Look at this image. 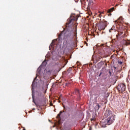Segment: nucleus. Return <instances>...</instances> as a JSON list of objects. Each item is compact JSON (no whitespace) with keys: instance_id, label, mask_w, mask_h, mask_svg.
Returning <instances> with one entry per match:
<instances>
[{"instance_id":"423d86ee","label":"nucleus","mask_w":130,"mask_h":130,"mask_svg":"<svg viewBox=\"0 0 130 130\" xmlns=\"http://www.w3.org/2000/svg\"><path fill=\"white\" fill-rule=\"evenodd\" d=\"M100 124L102 127H106V125H108L107 124V122L106 121V120H105V121H101L100 122Z\"/></svg>"},{"instance_id":"ddd939ff","label":"nucleus","mask_w":130,"mask_h":130,"mask_svg":"<svg viewBox=\"0 0 130 130\" xmlns=\"http://www.w3.org/2000/svg\"><path fill=\"white\" fill-rule=\"evenodd\" d=\"M125 41V44L126 45V46H127V45H130V40L128 41Z\"/></svg>"},{"instance_id":"bb28decb","label":"nucleus","mask_w":130,"mask_h":130,"mask_svg":"<svg viewBox=\"0 0 130 130\" xmlns=\"http://www.w3.org/2000/svg\"><path fill=\"white\" fill-rule=\"evenodd\" d=\"M102 57H104V56H103L101 57L102 58Z\"/></svg>"},{"instance_id":"c756f323","label":"nucleus","mask_w":130,"mask_h":130,"mask_svg":"<svg viewBox=\"0 0 130 130\" xmlns=\"http://www.w3.org/2000/svg\"><path fill=\"white\" fill-rule=\"evenodd\" d=\"M33 102H34V103H35V102H34V101H33Z\"/></svg>"},{"instance_id":"a878e982","label":"nucleus","mask_w":130,"mask_h":130,"mask_svg":"<svg viewBox=\"0 0 130 130\" xmlns=\"http://www.w3.org/2000/svg\"><path fill=\"white\" fill-rule=\"evenodd\" d=\"M90 5H91V4H90V3L88 4V6H90Z\"/></svg>"},{"instance_id":"412c9836","label":"nucleus","mask_w":130,"mask_h":130,"mask_svg":"<svg viewBox=\"0 0 130 130\" xmlns=\"http://www.w3.org/2000/svg\"><path fill=\"white\" fill-rule=\"evenodd\" d=\"M55 41H56L55 40H53L52 42V44H55Z\"/></svg>"},{"instance_id":"6ab92c4d","label":"nucleus","mask_w":130,"mask_h":130,"mask_svg":"<svg viewBox=\"0 0 130 130\" xmlns=\"http://www.w3.org/2000/svg\"><path fill=\"white\" fill-rule=\"evenodd\" d=\"M128 13H129L130 15V4H129V6H128Z\"/></svg>"},{"instance_id":"7c9ffc66","label":"nucleus","mask_w":130,"mask_h":130,"mask_svg":"<svg viewBox=\"0 0 130 130\" xmlns=\"http://www.w3.org/2000/svg\"><path fill=\"white\" fill-rule=\"evenodd\" d=\"M100 16H101V14H100Z\"/></svg>"},{"instance_id":"f257e3e1","label":"nucleus","mask_w":130,"mask_h":130,"mask_svg":"<svg viewBox=\"0 0 130 130\" xmlns=\"http://www.w3.org/2000/svg\"><path fill=\"white\" fill-rule=\"evenodd\" d=\"M74 29L75 31L69 28L64 29L58 36L59 40H60V37L63 34H64V38L66 39H73L74 37H77V25H75Z\"/></svg>"},{"instance_id":"c85d7f7f","label":"nucleus","mask_w":130,"mask_h":130,"mask_svg":"<svg viewBox=\"0 0 130 130\" xmlns=\"http://www.w3.org/2000/svg\"><path fill=\"white\" fill-rule=\"evenodd\" d=\"M23 130H26V129L24 128Z\"/></svg>"},{"instance_id":"1a4fd4ad","label":"nucleus","mask_w":130,"mask_h":130,"mask_svg":"<svg viewBox=\"0 0 130 130\" xmlns=\"http://www.w3.org/2000/svg\"><path fill=\"white\" fill-rule=\"evenodd\" d=\"M100 108V105H99V104H96V106L94 107L95 110H99Z\"/></svg>"},{"instance_id":"f3484780","label":"nucleus","mask_w":130,"mask_h":130,"mask_svg":"<svg viewBox=\"0 0 130 130\" xmlns=\"http://www.w3.org/2000/svg\"><path fill=\"white\" fill-rule=\"evenodd\" d=\"M103 69H102V70L100 71V73L99 75V77H101V75H102V74H103Z\"/></svg>"},{"instance_id":"b1692460","label":"nucleus","mask_w":130,"mask_h":130,"mask_svg":"<svg viewBox=\"0 0 130 130\" xmlns=\"http://www.w3.org/2000/svg\"><path fill=\"white\" fill-rule=\"evenodd\" d=\"M92 120H95V118H91V121H92Z\"/></svg>"},{"instance_id":"393cba45","label":"nucleus","mask_w":130,"mask_h":130,"mask_svg":"<svg viewBox=\"0 0 130 130\" xmlns=\"http://www.w3.org/2000/svg\"><path fill=\"white\" fill-rule=\"evenodd\" d=\"M109 75L110 76H111V72L109 71Z\"/></svg>"},{"instance_id":"9b49d317","label":"nucleus","mask_w":130,"mask_h":130,"mask_svg":"<svg viewBox=\"0 0 130 130\" xmlns=\"http://www.w3.org/2000/svg\"><path fill=\"white\" fill-rule=\"evenodd\" d=\"M118 64H119V66H123V62L120 61V60H118L117 61Z\"/></svg>"},{"instance_id":"20e7f679","label":"nucleus","mask_w":130,"mask_h":130,"mask_svg":"<svg viewBox=\"0 0 130 130\" xmlns=\"http://www.w3.org/2000/svg\"><path fill=\"white\" fill-rule=\"evenodd\" d=\"M117 89L119 92L123 93L125 91V84L124 83L120 84L117 86Z\"/></svg>"},{"instance_id":"9d476101","label":"nucleus","mask_w":130,"mask_h":130,"mask_svg":"<svg viewBox=\"0 0 130 130\" xmlns=\"http://www.w3.org/2000/svg\"><path fill=\"white\" fill-rule=\"evenodd\" d=\"M110 33H111V32H115V29H114V26H113L110 30H109Z\"/></svg>"},{"instance_id":"2eb2a0df","label":"nucleus","mask_w":130,"mask_h":130,"mask_svg":"<svg viewBox=\"0 0 130 130\" xmlns=\"http://www.w3.org/2000/svg\"><path fill=\"white\" fill-rule=\"evenodd\" d=\"M42 66H45L46 64H47V61H46V60H45L42 63Z\"/></svg>"},{"instance_id":"4468645a","label":"nucleus","mask_w":130,"mask_h":130,"mask_svg":"<svg viewBox=\"0 0 130 130\" xmlns=\"http://www.w3.org/2000/svg\"><path fill=\"white\" fill-rule=\"evenodd\" d=\"M99 54H100V55H105V52H104V51H103V50H102L101 52H99Z\"/></svg>"},{"instance_id":"dca6fc26","label":"nucleus","mask_w":130,"mask_h":130,"mask_svg":"<svg viewBox=\"0 0 130 130\" xmlns=\"http://www.w3.org/2000/svg\"><path fill=\"white\" fill-rule=\"evenodd\" d=\"M61 113H62V111H60L59 113L57 115V118H59L60 117V115H61Z\"/></svg>"},{"instance_id":"6e6552de","label":"nucleus","mask_w":130,"mask_h":130,"mask_svg":"<svg viewBox=\"0 0 130 130\" xmlns=\"http://www.w3.org/2000/svg\"><path fill=\"white\" fill-rule=\"evenodd\" d=\"M35 86H36V83H35V81H33L32 85H31V90L32 92H33V90L34 89V87H35Z\"/></svg>"},{"instance_id":"5701e85b","label":"nucleus","mask_w":130,"mask_h":130,"mask_svg":"<svg viewBox=\"0 0 130 130\" xmlns=\"http://www.w3.org/2000/svg\"><path fill=\"white\" fill-rule=\"evenodd\" d=\"M76 93H79V90L78 89L75 90Z\"/></svg>"},{"instance_id":"f03ea898","label":"nucleus","mask_w":130,"mask_h":130,"mask_svg":"<svg viewBox=\"0 0 130 130\" xmlns=\"http://www.w3.org/2000/svg\"><path fill=\"white\" fill-rule=\"evenodd\" d=\"M115 120V115H111L109 116L107 119H106V121L107 122L108 125H110L112 123H113Z\"/></svg>"},{"instance_id":"0eeeda50","label":"nucleus","mask_w":130,"mask_h":130,"mask_svg":"<svg viewBox=\"0 0 130 130\" xmlns=\"http://www.w3.org/2000/svg\"><path fill=\"white\" fill-rule=\"evenodd\" d=\"M114 11V7H113L111 9H110L109 10H108L107 13H108V16H111V13H112V12H113Z\"/></svg>"},{"instance_id":"cd10ccee","label":"nucleus","mask_w":130,"mask_h":130,"mask_svg":"<svg viewBox=\"0 0 130 130\" xmlns=\"http://www.w3.org/2000/svg\"><path fill=\"white\" fill-rule=\"evenodd\" d=\"M70 70H72V68H70Z\"/></svg>"},{"instance_id":"7ed1b4c3","label":"nucleus","mask_w":130,"mask_h":130,"mask_svg":"<svg viewBox=\"0 0 130 130\" xmlns=\"http://www.w3.org/2000/svg\"><path fill=\"white\" fill-rule=\"evenodd\" d=\"M78 17L76 15L71 16L70 18L69 19L68 22L67 23V25H69V26H72L73 24H74V22L75 21H77Z\"/></svg>"},{"instance_id":"f8f14e48","label":"nucleus","mask_w":130,"mask_h":130,"mask_svg":"<svg viewBox=\"0 0 130 130\" xmlns=\"http://www.w3.org/2000/svg\"><path fill=\"white\" fill-rule=\"evenodd\" d=\"M38 96L39 98H41V97L43 96V94L42 93V92H39Z\"/></svg>"},{"instance_id":"4be33fe9","label":"nucleus","mask_w":130,"mask_h":130,"mask_svg":"<svg viewBox=\"0 0 130 130\" xmlns=\"http://www.w3.org/2000/svg\"><path fill=\"white\" fill-rule=\"evenodd\" d=\"M119 36H120L119 35V34H118V35H117L116 36V37L117 39H118L119 37Z\"/></svg>"},{"instance_id":"39448f33","label":"nucleus","mask_w":130,"mask_h":130,"mask_svg":"<svg viewBox=\"0 0 130 130\" xmlns=\"http://www.w3.org/2000/svg\"><path fill=\"white\" fill-rule=\"evenodd\" d=\"M103 25H101L99 29L100 30H105V28L107 27V24H108V22L107 21L104 20V21L102 22Z\"/></svg>"},{"instance_id":"aec40b11","label":"nucleus","mask_w":130,"mask_h":130,"mask_svg":"<svg viewBox=\"0 0 130 130\" xmlns=\"http://www.w3.org/2000/svg\"><path fill=\"white\" fill-rule=\"evenodd\" d=\"M80 2L81 3V4L83 5V4L85 3V0H80Z\"/></svg>"},{"instance_id":"a211bd4d","label":"nucleus","mask_w":130,"mask_h":130,"mask_svg":"<svg viewBox=\"0 0 130 130\" xmlns=\"http://www.w3.org/2000/svg\"><path fill=\"white\" fill-rule=\"evenodd\" d=\"M118 34H119V35L120 36L122 35V34H123V32L122 31L118 32Z\"/></svg>"}]
</instances>
